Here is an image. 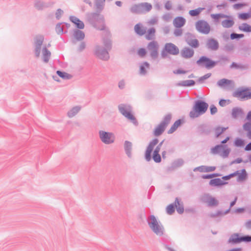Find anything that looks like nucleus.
Instances as JSON below:
<instances>
[{
  "label": "nucleus",
  "instance_id": "1",
  "mask_svg": "<svg viewBox=\"0 0 251 251\" xmlns=\"http://www.w3.org/2000/svg\"><path fill=\"white\" fill-rule=\"evenodd\" d=\"M86 18L88 22L95 28L99 30H104L105 29V20L103 15L97 11L96 12L87 13Z\"/></svg>",
  "mask_w": 251,
  "mask_h": 251
},
{
  "label": "nucleus",
  "instance_id": "2",
  "mask_svg": "<svg viewBox=\"0 0 251 251\" xmlns=\"http://www.w3.org/2000/svg\"><path fill=\"white\" fill-rule=\"evenodd\" d=\"M158 142V139L155 138L149 142L145 152V159L147 162L150 161L151 158L155 163H159L161 162V156L159 153H152L151 155L154 147Z\"/></svg>",
  "mask_w": 251,
  "mask_h": 251
},
{
  "label": "nucleus",
  "instance_id": "3",
  "mask_svg": "<svg viewBox=\"0 0 251 251\" xmlns=\"http://www.w3.org/2000/svg\"><path fill=\"white\" fill-rule=\"evenodd\" d=\"M208 104L203 100H197L193 105L192 110L189 113V116L192 119L197 118L207 111Z\"/></svg>",
  "mask_w": 251,
  "mask_h": 251
},
{
  "label": "nucleus",
  "instance_id": "4",
  "mask_svg": "<svg viewBox=\"0 0 251 251\" xmlns=\"http://www.w3.org/2000/svg\"><path fill=\"white\" fill-rule=\"evenodd\" d=\"M148 224L152 232L157 236H162L164 234V226L154 215H151L147 220Z\"/></svg>",
  "mask_w": 251,
  "mask_h": 251
},
{
  "label": "nucleus",
  "instance_id": "5",
  "mask_svg": "<svg viewBox=\"0 0 251 251\" xmlns=\"http://www.w3.org/2000/svg\"><path fill=\"white\" fill-rule=\"evenodd\" d=\"M118 109L119 112L134 125L137 126L138 125L137 120L131 113L132 107L130 105L120 104L118 105Z\"/></svg>",
  "mask_w": 251,
  "mask_h": 251
},
{
  "label": "nucleus",
  "instance_id": "6",
  "mask_svg": "<svg viewBox=\"0 0 251 251\" xmlns=\"http://www.w3.org/2000/svg\"><path fill=\"white\" fill-rule=\"evenodd\" d=\"M172 118V115L169 113L166 115L160 123L154 129L153 134L155 136L161 135L165 131L166 127L170 123Z\"/></svg>",
  "mask_w": 251,
  "mask_h": 251
},
{
  "label": "nucleus",
  "instance_id": "7",
  "mask_svg": "<svg viewBox=\"0 0 251 251\" xmlns=\"http://www.w3.org/2000/svg\"><path fill=\"white\" fill-rule=\"evenodd\" d=\"M242 242H251V235H241L240 233H234L232 234L229 238L227 243L232 245L240 244Z\"/></svg>",
  "mask_w": 251,
  "mask_h": 251
},
{
  "label": "nucleus",
  "instance_id": "8",
  "mask_svg": "<svg viewBox=\"0 0 251 251\" xmlns=\"http://www.w3.org/2000/svg\"><path fill=\"white\" fill-rule=\"evenodd\" d=\"M232 96L241 100L251 99V88L240 87L233 93Z\"/></svg>",
  "mask_w": 251,
  "mask_h": 251
},
{
  "label": "nucleus",
  "instance_id": "9",
  "mask_svg": "<svg viewBox=\"0 0 251 251\" xmlns=\"http://www.w3.org/2000/svg\"><path fill=\"white\" fill-rule=\"evenodd\" d=\"M179 53L178 48L172 43H167L161 52L162 58H166L168 54L176 55Z\"/></svg>",
  "mask_w": 251,
  "mask_h": 251
},
{
  "label": "nucleus",
  "instance_id": "10",
  "mask_svg": "<svg viewBox=\"0 0 251 251\" xmlns=\"http://www.w3.org/2000/svg\"><path fill=\"white\" fill-rule=\"evenodd\" d=\"M196 63L199 66L204 67L207 69H211L215 67L216 62L215 60L208 56L202 55L197 60Z\"/></svg>",
  "mask_w": 251,
  "mask_h": 251
},
{
  "label": "nucleus",
  "instance_id": "11",
  "mask_svg": "<svg viewBox=\"0 0 251 251\" xmlns=\"http://www.w3.org/2000/svg\"><path fill=\"white\" fill-rule=\"evenodd\" d=\"M99 135L101 142L106 145L112 144L115 141V136L112 132L100 130Z\"/></svg>",
  "mask_w": 251,
  "mask_h": 251
},
{
  "label": "nucleus",
  "instance_id": "12",
  "mask_svg": "<svg viewBox=\"0 0 251 251\" xmlns=\"http://www.w3.org/2000/svg\"><path fill=\"white\" fill-rule=\"evenodd\" d=\"M95 54L98 58L104 61H107L110 58L109 51L99 45L95 47Z\"/></svg>",
  "mask_w": 251,
  "mask_h": 251
},
{
  "label": "nucleus",
  "instance_id": "13",
  "mask_svg": "<svg viewBox=\"0 0 251 251\" xmlns=\"http://www.w3.org/2000/svg\"><path fill=\"white\" fill-rule=\"evenodd\" d=\"M196 28L200 33L207 34L210 31V27L208 23L203 20H199L196 23Z\"/></svg>",
  "mask_w": 251,
  "mask_h": 251
},
{
  "label": "nucleus",
  "instance_id": "14",
  "mask_svg": "<svg viewBox=\"0 0 251 251\" xmlns=\"http://www.w3.org/2000/svg\"><path fill=\"white\" fill-rule=\"evenodd\" d=\"M158 44L156 41H152L149 42L147 46V49L150 52L151 58L155 60L158 56Z\"/></svg>",
  "mask_w": 251,
  "mask_h": 251
},
{
  "label": "nucleus",
  "instance_id": "15",
  "mask_svg": "<svg viewBox=\"0 0 251 251\" xmlns=\"http://www.w3.org/2000/svg\"><path fill=\"white\" fill-rule=\"evenodd\" d=\"M54 3L55 2L52 1L46 2L41 0H35L34 6L38 10H43L46 8H51Z\"/></svg>",
  "mask_w": 251,
  "mask_h": 251
},
{
  "label": "nucleus",
  "instance_id": "16",
  "mask_svg": "<svg viewBox=\"0 0 251 251\" xmlns=\"http://www.w3.org/2000/svg\"><path fill=\"white\" fill-rule=\"evenodd\" d=\"M212 130V127L210 125L203 124L197 127V132L202 135H209Z\"/></svg>",
  "mask_w": 251,
  "mask_h": 251
},
{
  "label": "nucleus",
  "instance_id": "17",
  "mask_svg": "<svg viewBox=\"0 0 251 251\" xmlns=\"http://www.w3.org/2000/svg\"><path fill=\"white\" fill-rule=\"evenodd\" d=\"M205 47L209 50L216 51L219 48V44L216 39L210 38L207 39Z\"/></svg>",
  "mask_w": 251,
  "mask_h": 251
},
{
  "label": "nucleus",
  "instance_id": "18",
  "mask_svg": "<svg viewBox=\"0 0 251 251\" xmlns=\"http://www.w3.org/2000/svg\"><path fill=\"white\" fill-rule=\"evenodd\" d=\"M205 199L203 200L204 202L207 203L209 207H216L219 204L218 201L215 198L207 194L205 195Z\"/></svg>",
  "mask_w": 251,
  "mask_h": 251
},
{
  "label": "nucleus",
  "instance_id": "19",
  "mask_svg": "<svg viewBox=\"0 0 251 251\" xmlns=\"http://www.w3.org/2000/svg\"><path fill=\"white\" fill-rule=\"evenodd\" d=\"M229 58L227 56L224 55H219L218 57V60H215V62H216L215 66L216 65H219L220 67H224L229 62Z\"/></svg>",
  "mask_w": 251,
  "mask_h": 251
},
{
  "label": "nucleus",
  "instance_id": "20",
  "mask_svg": "<svg viewBox=\"0 0 251 251\" xmlns=\"http://www.w3.org/2000/svg\"><path fill=\"white\" fill-rule=\"evenodd\" d=\"M69 19L72 23L75 24L76 29H82L84 28L83 22L75 16H71Z\"/></svg>",
  "mask_w": 251,
  "mask_h": 251
},
{
  "label": "nucleus",
  "instance_id": "21",
  "mask_svg": "<svg viewBox=\"0 0 251 251\" xmlns=\"http://www.w3.org/2000/svg\"><path fill=\"white\" fill-rule=\"evenodd\" d=\"M227 183V182L223 180L220 178H212L209 182V184L210 186L217 187H221Z\"/></svg>",
  "mask_w": 251,
  "mask_h": 251
},
{
  "label": "nucleus",
  "instance_id": "22",
  "mask_svg": "<svg viewBox=\"0 0 251 251\" xmlns=\"http://www.w3.org/2000/svg\"><path fill=\"white\" fill-rule=\"evenodd\" d=\"M185 19L182 16L176 17L173 21V25L176 28H181L185 25Z\"/></svg>",
  "mask_w": 251,
  "mask_h": 251
},
{
  "label": "nucleus",
  "instance_id": "23",
  "mask_svg": "<svg viewBox=\"0 0 251 251\" xmlns=\"http://www.w3.org/2000/svg\"><path fill=\"white\" fill-rule=\"evenodd\" d=\"M216 168L215 166H207L201 165L194 169V172L199 171L200 172H211L214 171Z\"/></svg>",
  "mask_w": 251,
  "mask_h": 251
},
{
  "label": "nucleus",
  "instance_id": "24",
  "mask_svg": "<svg viewBox=\"0 0 251 251\" xmlns=\"http://www.w3.org/2000/svg\"><path fill=\"white\" fill-rule=\"evenodd\" d=\"M231 117L233 119H237L239 117H242L244 115L243 110L240 107H233L231 110Z\"/></svg>",
  "mask_w": 251,
  "mask_h": 251
},
{
  "label": "nucleus",
  "instance_id": "25",
  "mask_svg": "<svg viewBox=\"0 0 251 251\" xmlns=\"http://www.w3.org/2000/svg\"><path fill=\"white\" fill-rule=\"evenodd\" d=\"M183 123L184 120L183 119H179L176 121L171 128L168 130V134H170L174 133Z\"/></svg>",
  "mask_w": 251,
  "mask_h": 251
},
{
  "label": "nucleus",
  "instance_id": "26",
  "mask_svg": "<svg viewBox=\"0 0 251 251\" xmlns=\"http://www.w3.org/2000/svg\"><path fill=\"white\" fill-rule=\"evenodd\" d=\"M194 51L188 47H185L181 51V56L185 58H190L193 56Z\"/></svg>",
  "mask_w": 251,
  "mask_h": 251
},
{
  "label": "nucleus",
  "instance_id": "27",
  "mask_svg": "<svg viewBox=\"0 0 251 251\" xmlns=\"http://www.w3.org/2000/svg\"><path fill=\"white\" fill-rule=\"evenodd\" d=\"M134 29L136 34L140 36L144 35L146 33V29L140 23L135 25Z\"/></svg>",
  "mask_w": 251,
  "mask_h": 251
},
{
  "label": "nucleus",
  "instance_id": "28",
  "mask_svg": "<svg viewBox=\"0 0 251 251\" xmlns=\"http://www.w3.org/2000/svg\"><path fill=\"white\" fill-rule=\"evenodd\" d=\"M225 18H226V19L222 22V26L225 28H230L232 27L234 24V20L232 17L226 15V17Z\"/></svg>",
  "mask_w": 251,
  "mask_h": 251
},
{
  "label": "nucleus",
  "instance_id": "29",
  "mask_svg": "<svg viewBox=\"0 0 251 251\" xmlns=\"http://www.w3.org/2000/svg\"><path fill=\"white\" fill-rule=\"evenodd\" d=\"M124 146L126 154L129 158H131L132 156V143L130 141L126 140L125 141Z\"/></svg>",
  "mask_w": 251,
  "mask_h": 251
},
{
  "label": "nucleus",
  "instance_id": "30",
  "mask_svg": "<svg viewBox=\"0 0 251 251\" xmlns=\"http://www.w3.org/2000/svg\"><path fill=\"white\" fill-rule=\"evenodd\" d=\"M233 83V82L231 80H229L226 78H222L217 82V84L218 86L221 87H226L230 86Z\"/></svg>",
  "mask_w": 251,
  "mask_h": 251
},
{
  "label": "nucleus",
  "instance_id": "31",
  "mask_svg": "<svg viewBox=\"0 0 251 251\" xmlns=\"http://www.w3.org/2000/svg\"><path fill=\"white\" fill-rule=\"evenodd\" d=\"M248 177V174L247 173L245 169H242L241 170V173L238 175V177H237L236 181L238 182L241 183L245 181L247 179Z\"/></svg>",
  "mask_w": 251,
  "mask_h": 251
},
{
  "label": "nucleus",
  "instance_id": "32",
  "mask_svg": "<svg viewBox=\"0 0 251 251\" xmlns=\"http://www.w3.org/2000/svg\"><path fill=\"white\" fill-rule=\"evenodd\" d=\"M175 203L176 205V208L178 213L181 214L184 212V206L182 202L178 198H176L175 201Z\"/></svg>",
  "mask_w": 251,
  "mask_h": 251
},
{
  "label": "nucleus",
  "instance_id": "33",
  "mask_svg": "<svg viewBox=\"0 0 251 251\" xmlns=\"http://www.w3.org/2000/svg\"><path fill=\"white\" fill-rule=\"evenodd\" d=\"M105 0H95L96 11L100 13L104 9Z\"/></svg>",
  "mask_w": 251,
  "mask_h": 251
},
{
  "label": "nucleus",
  "instance_id": "34",
  "mask_svg": "<svg viewBox=\"0 0 251 251\" xmlns=\"http://www.w3.org/2000/svg\"><path fill=\"white\" fill-rule=\"evenodd\" d=\"M130 11L131 13L134 14H142L143 13L142 9V5L141 3L135 4L133 5L130 9Z\"/></svg>",
  "mask_w": 251,
  "mask_h": 251
},
{
  "label": "nucleus",
  "instance_id": "35",
  "mask_svg": "<svg viewBox=\"0 0 251 251\" xmlns=\"http://www.w3.org/2000/svg\"><path fill=\"white\" fill-rule=\"evenodd\" d=\"M73 35L77 41H81L85 38L84 32L80 29H75Z\"/></svg>",
  "mask_w": 251,
  "mask_h": 251
},
{
  "label": "nucleus",
  "instance_id": "36",
  "mask_svg": "<svg viewBox=\"0 0 251 251\" xmlns=\"http://www.w3.org/2000/svg\"><path fill=\"white\" fill-rule=\"evenodd\" d=\"M196 84L195 80L192 79L183 80L179 82L177 85L183 87H192L194 86Z\"/></svg>",
  "mask_w": 251,
  "mask_h": 251
},
{
  "label": "nucleus",
  "instance_id": "37",
  "mask_svg": "<svg viewBox=\"0 0 251 251\" xmlns=\"http://www.w3.org/2000/svg\"><path fill=\"white\" fill-rule=\"evenodd\" d=\"M43 60L45 63H48L50 58L51 53L45 46L43 48Z\"/></svg>",
  "mask_w": 251,
  "mask_h": 251
},
{
  "label": "nucleus",
  "instance_id": "38",
  "mask_svg": "<svg viewBox=\"0 0 251 251\" xmlns=\"http://www.w3.org/2000/svg\"><path fill=\"white\" fill-rule=\"evenodd\" d=\"M170 241V238L166 235L165 236H163L161 240V243L164 245L165 248L167 249L169 251H176L174 249H172V248L170 247L168 244H166V243Z\"/></svg>",
  "mask_w": 251,
  "mask_h": 251
},
{
  "label": "nucleus",
  "instance_id": "39",
  "mask_svg": "<svg viewBox=\"0 0 251 251\" xmlns=\"http://www.w3.org/2000/svg\"><path fill=\"white\" fill-rule=\"evenodd\" d=\"M103 44L104 45L103 48L106 49L108 51H110L112 47V41L111 39L105 37L102 39Z\"/></svg>",
  "mask_w": 251,
  "mask_h": 251
},
{
  "label": "nucleus",
  "instance_id": "40",
  "mask_svg": "<svg viewBox=\"0 0 251 251\" xmlns=\"http://www.w3.org/2000/svg\"><path fill=\"white\" fill-rule=\"evenodd\" d=\"M155 33V29L154 27H151L147 31V34L146 35V38L148 40H151L154 38Z\"/></svg>",
  "mask_w": 251,
  "mask_h": 251
},
{
  "label": "nucleus",
  "instance_id": "41",
  "mask_svg": "<svg viewBox=\"0 0 251 251\" xmlns=\"http://www.w3.org/2000/svg\"><path fill=\"white\" fill-rule=\"evenodd\" d=\"M240 31L250 33L251 32V25L249 24L244 23L240 25L238 27Z\"/></svg>",
  "mask_w": 251,
  "mask_h": 251
},
{
  "label": "nucleus",
  "instance_id": "42",
  "mask_svg": "<svg viewBox=\"0 0 251 251\" xmlns=\"http://www.w3.org/2000/svg\"><path fill=\"white\" fill-rule=\"evenodd\" d=\"M81 107L78 106H76L72 108L67 113V115L69 118H72L75 116L80 111Z\"/></svg>",
  "mask_w": 251,
  "mask_h": 251
},
{
  "label": "nucleus",
  "instance_id": "43",
  "mask_svg": "<svg viewBox=\"0 0 251 251\" xmlns=\"http://www.w3.org/2000/svg\"><path fill=\"white\" fill-rule=\"evenodd\" d=\"M150 66V64L147 61H144L140 66V74L142 75H145L147 74V71L146 68H149Z\"/></svg>",
  "mask_w": 251,
  "mask_h": 251
},
{
  "label": "nucleus",
  "instance_id": "44",
  "mask_svg": "<svg viewBox=\"0 0 251 251\" xmlns=\"http://www.w3.org/2000/svg\"><path fill=\"white\" fill-rule=\"evenodd\" d=\"M56 74L61 78L64 79H70L72 76L71 75L65 72L61 71L60 70H57L56 71Z\"/></svg>",
  "mask_w": 251,
  "mask_h": 251
},
{
  "label": "nucleus",
  "instance_id": "45",
  "mask_svg": "<svg viewBox=\"0 0 251 251\" xmlns=\"http://www.w3.org/2000/svg\"><path fill=\"white\" fill-rule=\"evenodd\" d=\"M44 40V37L42 35H38L34 39V46H41Z\"/></svg>",
  "mask_w": 251,
  "mask_h": 251
},
{
  "label": "nucleus",
  "instance_id": "46",
  "mask_svg": "<svg viewBox=\"0 0 251 251\" xmlns=\"http://www.w3.org/2000/svg\"><path fill=\"white\" fill-rule=\"evenodd\" d=\"M205 8L204 7H199L195 9L191 10L189 11V15L192 17L198 16Z\"/></svg>",
  "mask_w": 251,
  "mask_h": 251
},
{
  "label": "nucleus",
  "instance_id": "47",
  "mask_svg": "<svg viewBox=\"0 0 251 251\" xmlns=\"http://www.w3.org/2000/svg\"><path fill=\"white\" fill-rule=\"evenodd\" d=\"M245 140L240 137H237L234 141V145L236 147H243L245 145Z\"/></svg>",
  "mask_w": 251,
  "mask_h": 251
},
{
  "label": "nucleus",
  "instance_id": "48",
  "mask_svg": "<svg viewBox=\"0 0 251 251\" xmlns=\"http://www.w3.org/2000/svg\"><path fill=\"white\" fill-rule=\"evenodd\" d=\"M226 147V145H221L220 144L216 145L214 147L211 148V153L214 154H218L220 153V152L222 151L223 147L225 148Z\"/></svg>",
  "mask_w": 251,
  "mask_h": 251
},
{
  "label": "nucleus",
  "instance_id": "49",
  "mask_svg": "<svg viewBox=\"0 0 251 251\" xmlns=\"http://www.w3.org/2000/svg\"><path fill=\"white\" fill-rule=\"evenodd\" d=\"M63 23H57L55 26V31L57 34L62 35L67 32V30H64L63 28L61 26Z\"/></svg>",
  "mask_w": 251,
  "mask_h": 251
},
{
  "label": "nucleus",
  "instance_id": "50",
  "mask_svg": "<svg viewBox=\"0 0 251 251\" xmlns=\"http://www.w3.org/2000/svg\"><path fill=\"white\" fill-rule=\"evenodd\" d=\"M176 205L174 203L170 204L166 207V212L169 215H172L175 211Z\"/></svg>",
  "mask_w": 251,
  "mask_h": 251
},
{
  "label": "nucleus",
  "instance_id": "51",
  "mask_svg": "<svg viewBox=\"0 0 251 251\" xmlns=\"http://www.w3.org/2000/svg\"><path fill=\"white\" fill-rule=\"evenodd\" d=\"M211 18L216 22H218L220 18H225L226 17V15L223 13L212 14L211 15Z\"/></svg>",
  "mask_w": 251,
  "mask_h": 251
},
{
  "label": "nucleus",
  "instance_id": "52",
  "mask_svg": "<svg viewBox=\"0 0 251 251\" xmlns=\"http://www.w3.org/2000/svg\"><path fill=\"white\" fill-rule=\"evenodd\" d=\"M227 128H228L227 127H220V126L216 127L215 128L216 137H217V138L222 133H223Z\"/></svg>",
  "mask_w": 251,
  "mask_h": 251
},
{
  "label": "nucleus",
  "instance_id": "53",
  "mask_svg": "<svg viewBox=\"0 0 251 251\" xmlns=\"http://www.w3.org/2000/svg\"><path fill=\"white\" fill-rule=\"evenodd\" d=\"M230 68H235L236 69L245 70L247 68V66L245 65L238 64L236 62H232L230 65Z\"/></svg>",
  "mask_w": 251,
  "mask_h": 251
},
{
  "label": "nucleus",
  "instance_id": "54",
  "mask_svg": "<svg viewBox=\"0 0 251 251\" xmlns=\"http://www.w3.org/2000/svg\"><path fill=\"white\" fill-rule=\"evenodd\" d=\"M238 18L242 20H246L251 18V14L249 12H242L238 14Z\"/></svg>",
  "mask_w": 251,
  "mask_h": 251
},
{
  "label": "nucleus",
  "instance_id": "55",
  "mask_svg": "<svg viewBox=\"0 0 251 251\" xmlns=\"http://www.w3.org/2000/svg\"><path fill=\"white\" fill-rule=\"evenodd\" d=\"M141 5H142V9L143 12H149L152 9V5L148 2H143L141 3Z\"/></svg>",
  "mask_w": 251,
  "mask_h": 251
},
{
  "label": "nucleus",
  "instance_id": "56",
  "mask_svg": "<svg viewBox=\"0 0 251 251\" xmlns=\"http://www.w3.org/2000/svg\"><path fill=\"white\" fill-rule=\"evenodd\" d=\"M244 37V34L242 33H237L235 32H232L230 35L231 40H239L240 39Z\"/></svg>",
  "mask_w": 251,
  "mask_h": 251
},
{
  "label": "nucleus",
  "instance_id": "57",
  "mask_svg": "<svg viewBox=\"0 0 251 251\" xmlns=\"http://www.w3.org/2000/svg\"><path fill=\"white\" fill-rule=\"evenodd\" d=\"M172 163L176 169L182 166L184 163V160L181 158H178L174 160Z\"/></svg>",
  "mask_w": 251,
  "mask_h": 251
},
{
  "label": "nucleus",
  "instance_id": "58",
  "mask_svg": "<svg viewBox=\"0 0 251 251\" xmlns=\"http://www.w3.org/2000/svg\"><path fill=\"white\" fill-rule=\"evenodd\" d=\"M221 176V175L219 173H213V174H210L202 175L201 176V177L203 179H207L212 178L214 177L220 176Z\"/></svg>",
  "mask_w": 251,
  "mask_h": 251
},
{
  "label": "nucleus",
  "instance_id": "59",
  "mask_svg": "<svg viewBox=\"0 0 251 251\" xmlns=\"http://www.w3.org/2000/svg\"><path fill=\"white\" fill-rule=\"evenodd\" d=\"M222 151V155L223 158L227 157L230 151V149L227 147V145H226L225 148L223 147L221 151Z\"/></svg>",
  "mask_w": 251,
  "mask_h": 251
},
{
  "label": "nucleus",
  "instance_id": "60",
  "mask_svg": "<svg viewBox=\"0 0 251 251\" xmlns=\"http://www.w3.org/2000/svg\"><path fill=\"white\" fill-rule=\"evenodd\" d=\"M234 45L231 43H229L225 45V46L223 48V50L226 52H230L234 50Z\"/></svg>",
  "mask_w": 251,
  "mask_h": 251
},
{
  "label": "nucleus",
  "instance_id": "61",
  "mask_svg": "<svg viewBox=\"0 0 251 251\" xmlns=\"http://www.w3.org/2000/svg\"><path fill=\"white\" fill-rule=\"evenodd\" d=\"M188 44L193 48H197L199 47L200 44L198 39L195 38L194 40L190 41Z\"/></svg>",
  "mask_w": 251,
  "mask_h": 251
},
{
  "label": "nucleus",
  "instance_id": "62",
  "mask_svg": "<svg viewBox=\"0 0 251 251\" xmlns=\"http://www.w3.org/2000/svg\"><path fill=\"white\" fill-rule=\"evenodd\" d=\"M227 213H226V210L224 212H223L221 210H218L216 213H211L209 214V216L211 218H214L217 216L221 215H225L227 214Z\"/></svg>",
  "mask_w": 251,
  "mask_h": 251
},
{
  "label": "nucleus",
  "instance_id": "63",
  "mask_svg": "<svg viewBox=\"0 0 251 251\" xmlns=\"http://www.w3.org/2000/svg\"><path fill=\"white\" fill-rule=\"evenodd\" d=\"M185 41L187 42V43L188 44V42H190V41L194 40L196 38V37L193 34H192L190 32H187L185 34Z\"/></svg>",
  "mask_w": 251,
  "mask_h": 251
},
{
  "label": "nucleus",
  "instance_id": "64",
  "mask_svg": "<svg viewBox=\"0 0 251 251\" xmlns=\"http://www.w3.org/2000/svg\"><path fill=\"white\" fill-rule=\"evenodd\" d=\"M243 128L245 131L247 132L251 130V122L247 121L243 125Z\"/></svg>",
  "mask_w": 251,
  "mask_h": 251
}]
</instances>
